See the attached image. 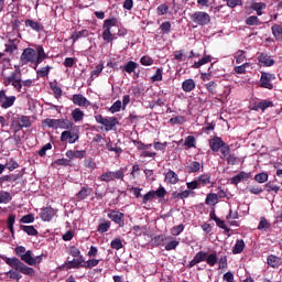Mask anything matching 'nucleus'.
Segmentation results:
<instances>
[{
    "label": "nucleus",
    "mask_w": 282,
    "mask_h": 282,
    "mask_svg": "<svg viewBox=\"0 0 282 282\" xmlns=\"http://www.w3.org/2000/svg\"><path fill=\"white\" fill-rule=\"evenodd\" d=\"M46 58H50L43 45H36L35 50L32 47H26L23 50L20 56L21 65H34L33 69H39V65L43 63Z\"/></svg>",
    "instance_id": "f257e3e1"
},
{
    "label": "nucleus",
    "mask_w": 282,
    "mask_h": 282,
    "mask_svg": "<svg viewBox=\"0 0 282 282\" xmlns=\"http://www.w3.org/2000/svg\"><path fill=\"white\" fill-rule=\"evenodd\" d=\"M4 262L7 263V265H10V268L13 269L6 273L7 276H10L11 279H13V281H21V279H23V275L21 274H25L26 276H34V274H36L34 268L28 267L25 263L19 260V258H6Z\"/></svg>",
    "instance_id": "f03ea898"
},
{
    "label": "nucleus",
    "mask_w": 282,
    "mask_h": 282,
    "mask_svg": "<svg viewBox=\"0 0 282 282\" xmlns=\"http://www.w3.org/2000/svg\"><path fill=\"white\" fill-rule=\"evenodd\" d=\"M3 85L4 87L12 85L15 91L21 93L22 89L24 91H28L29 87H32V85H34V80L33 79L22 80L21 68H18L15 69V72L11 73L10 76H7L3 78Z\"/></svg>",
    "instance_id": "7ed1b4c3"
},
{
    "label": "nucleus",
    "mask_w": 282,
    "mask_h": 282,
    "mask_svg": "<svg viewBox=\"0 0 282 282\" xmlns=\"http://www.w3.org/2000/svg\"><path fill=\"white\" fill-rule=\"evenodd\" d=\"M118 25V18L106 19L102 24V33L101 36L105 43H113L118 37L116 34L111 33V28H116Z\"/></svg>",
    "instance_id": "20e7f679"
},
{
    "label": "nucleus",
    "mask_w": 282,
    "mask_h": 282,
    "mask_svg": "<svg viewBox=\"0 0 282 282\" xmlns=\"http://www.w3.org/2000/svg\"><path fill=\"white\" fill-rule=\"evenodd\" d=\"M32 127V119L30 116L25 115H15L11 121V131L13 133H19L21 129H30Z\"/></svg>",
    "instance_id": "39448f33"
},
{
    "label": "nucleus",
    "mask_w": 282,
    "mask_h": 282,
    "mask_svg": "<svg viewBox=\"0 0 282 282\" xmlns=\"http://www.w3.org/2000/svg\"><path fill=\"white\" fill-rule=\"evenodd\" d=\"M155 197H158L159 199H164V197H166V188L160 186L156 191H149L145 195L141 197V204L147 206L149 203L153 202Z\"/></svg>",
    "instance_id": "423d86ee"
},
{
    "label": "nucleus",
    "mask_w": 282,
    "mask_h": 282,
    "mask_svg": "<svg viewBox=\"0 0 282 282\" xmlns=\"http://www.w3.org/2000/svg\"><path fill=\"white\" fill-rule=\"evenodd\" d=\"M95 120L98 124H102L105 127V131H113L117 124H120L118 118L116 117H102V115L95 116Z\"/></svg>",
    "instance_id": "0eeeda50"
},
{
    "label": "nucleus",
    "mask_w": 282,
    "mask_h": 282,
    "mask_svg": "<svg viewBox=\"0 0 282 282\" xmlns=\"http://www.w3.org/2000/svg\"><path fill=\"white\" fill-rule=\"evenodd\" d=\"M191 20L196 25H208L210 23V14L204 11H196L191 15Z\"/></svg>",
    "instance_id": "6e6552de"
},
{
    "label": "nucleus",
    "mask_w": 282,
    "mask_h": 282,
    "mask_svg": "<svg viewBox=\"0 0 282 282\" xmlns=\"http://www.w3.org/2000/svg\"><path fill=\"white\" fill-rule=\"evenodd\" d=\"M274 78H276L274 74L262 72L259 80V87L262 89H274V85L272 84Z\"/></svg>",
    "instance_id": "1a4fd4ad"
},
{
    "label": "nucleus",
    "mask_w": 282,
    "mask_h": 282,
    "mask_svg": "<svg viewBox=\"0 0 282 282\" xmlns=\"http://www.w3.org/2000/svg\"><path fill=\"white\" fill-rule=\"evenodd\" d=\"M80 138V133L76 130H66L61 134V142H68V144H76Z\"/></svg>",
    "instance_id": "9d476101"
},
{
    "label": "nucleus",
    "mask_w": 282,
    "mask_h": 282,
    "mask_svg": "<svg viewBox=\"0 0 282 282\" xmlns=\"http://www.w3.org/2000/svg\"><path fill=\"white\" fill-rule=\"evenodd\" d=\"M257 61L260 67H272L276 63L272 55L265 52L258 53Z\"/></svg>",
    "instance_id": "9b49d317"
},
{
    "label": "nucleus",
    "mask_w": 282,
    "mask_h": 282,
    "mask_svg": "<svg viewBox=\"0 0 282 282\" xmlns=\"http://www.w3.org/2000/svg\"><path fill=\"white\" fill-rule=\"evenodd\" d=\"M14 102H17L15 96H8L6 90H0V107L2 109H10V107L14 106Z\"/></svg>",
    "instance_id": "f8f14e48"
},
{
    "label": "nucleus",
    "mask_w": 282,
    "mask_h": 282,
    "mask_svg": "<svg viewBox=\"0 0 282 282\" xmlns=\"http://www.w3.org/2000/svg\"><path fill=\"white\" fill-rule=\"evenodd\" d=\"M272 107H274V101L270 99H262L260 101L253 102L251 111H262L263 113L265 109H270Z\"/></svg>",
    "instance_id": "ddd939ff"
},
{
    "label": "nucleus",
    "mask_w": 282,
    "mask_h": 282,
    "mask_svg": "<svg viewBox=\"0 0 282 282\" xmlns=\"http://www.w3.org/2000/svg\"><path fill=\"white\" fill-rule=\"evenodd\" d=\"M108 218L115 224H118L119 228H124V213L112 209L108 214Z\"/></svg>",
    "instance_id": "4468645a"
},
{
    "label": "nucleus",
    "mask_w": 282,
    "mask_h": 282,
    "mask_svg": "<svg viewBox=\"0 0 282 282\" xmlns=\"http://www.w3.org/2000/svg\"><path fill=\"white\" fill-rule=\"evenodd\" d=\"M172 236L158 235L151 239V243L154 248H160V246H166V241H171Z\"/></svg>",
    "instance_id": "2eb2a0df"
},
{
    "label": "nucleus",
    "mask_w": 282,
    "mask_h": 282,
    "mask_svg": "<svg viewBox=\"0 0 282 282\" xmlns=\"http://www.w3.org/2000/svg\"><path fill=\"white\" fill-rule=\"evenodd\" d=\"M19 43H21V40L19 39H9L4 44L6 54H12L17 52V50H19Z\"/></svg>",
    "instance_id": "dca6fc26"
},
{
    "label": "nucleus",
    "mask_w": 282,
    "mask_h": 282,
    "mask_svg": "<svg viewBox=\"0 0 282 282\" xmlns=\"http://www.w3.org/2000/svg\"><path fill=\"white\" fill-rule=\"evenodd\" d=\"M208 143L209 149H212L214 153H218L223 147H226V143L221 140L220 137H214L213 139H209Z\"/></svg>",
    "instance_id": "f3484780"
},
{
    "label": "nucleus",
    "mask_w": 282,
    "mask_h": 282,
    "mask_svg": "<svg viewBox=\"0 0 282 282\" xmlns=\"http://www.w3.org/2000/svg\"><path fill=\"white\" fill-rule=\"evenodd\" d=\"M87 155V151L85 150H68L66 151V158H68V160H83L85 159Z\"/></svg>",
    "instance_id": "a211bd4d"
},
{
    "label": "nucleus",
    "mask_w": 282,
    "mask_h": 282,
    "mask_svg": "<svg viewBox=\"0 0 282 282\" xmlns=\"http://www.w3.org/2000/svg\"><path fill=\"white\" fill-rule=\"evenodd\" d=\"M21 177H23V174L21 173L2 175L0 176V186L3 187L6 182H9L10 184L18 182V180H21Z\"/></svg>",
    "instance_id": "6ab92c4d"
},
{
    "label": "nucleus",
    "mask_w": 282,
    "mask_h": 282,
    "mask_svg": "<svg viewBox=\"0 0 282 282\" xmlns=\"http://www.w3.org/2000/svg\"><path fill=\"white\" fill-rule=\"evenodd\" d=\"M72 101L74 105H77V107H89L91 105L90 101H88L85 96L80 94L73 95Z\"/></svg>",
    "instance_id": "aec40b11"
},
{
    "label": "nucleus",
    "mask_w": 282,
    "mask_h": 282,
    "mask_svg": "<svg viewBox=\"0 0 282 282\" xmlns=\"http://www.w3.org/2000/svg\"><path fill=\"white\" fill-rule=\"evenodd\" d=\"M56 215V210L52 207H45L41 212V219L42 221H52L54 219V216Z\"/></svg>",
    "instance_id": "412c9836"
},
{
    "label": "nucleus",
    "mask_w": 282,
    "mask_h": 282,
    "mask_svg": "<svg viewBox=\"0 0 282 282\" xmlns=\"http://www.w3.org/2000/svg\"><path fill=\"white\" fill-rule=\"evenodd\" d=\"M267 264L269 265V268H281L282 265V260L280 257L275 256V254H270L267 257Z\"/></svg>",
    "instance_id": "4be33fe9"
},
{
    "label": "nucleus",
    "mask_w": 282,
    "mask_h": 282,
    "mask_svg": "<svg viewBox=\"0 0 282 282\" xmlns=\"http://www.w3.org/2000/svg\"><path fill=\"white\" fill-rule=\"evenodd\" d=\"M207 253L204 251H198L193 260L188 263L187 268H195L197 263H202V261H206Z\"/></svg>",
    "instance_id": "5701e85b"
},
{
    "label": "nucleus",
    "mask_w": 282,
    "mask_h": 282,
    "mask_svg": "<svg viewBox=\"0 0 282 282\" xmlns=\"http://www.w3.org/2000/svg\"><path fill=\"white\" fill-rule=\"evenodd\" d=\"M164 182L166 184L175 185L177 182H180V176L177 173H175V171L169 170V172L165 174Z\"/></svg>",
    "instance_id": "b1692460"
},
{
    "label": "nucleus",
    "mask_w": 282,
    "mask_h": 282,
    "mask_svg": "<svg viewBox=\"0 0 282 282\" xmlns=\"http://www.w3.org/2000/svg\"><path fill=\"white\" fill-rule=\"evenodd\" d=\"M247 180H250V174L248 172H240L239 174L231 177L230 184H239L241 182H246Z\"/></svg>",
    "instance_id": "393cba45"
},
{
    "label": "nucleus",
    "mask_w": 282,
    "mask_h": 282,
    "mask_svg": "<svg viewBox=\"0 0 282 282\" xmlns=\"http://www.w3.org/2000/svg\"><path fill=\"white\" fill-rule=\"evenodd\" d=\"M91 187L83 186L82 189L76 194L78 202L87 199L91 195Z\"/></svg>",
    "instance_id": "a878e982"
},
{
    "label": "nucleus",
    "mask_w": 282,
    "mask_h": 282,
    "mask_svg": "<svg viewBox=\"0 0 282 282\" xmlns=\"http://www.w3.org/2000/svg\"><path fill=\"white\" fill-rule=\"evenodd\" d=\"M268 8V4H265V2H253L251 3V10H254V12H257L258 17H262L263 15V10H265Z\"/></svg>",
    "instance_id": "bb28decb"
},
{
    "label": "nucleus",
    "mask_w": 282,
    "mask_h": 282,
    "mask_svg": "<svg viewBox=\"0 0 282 282\" xmlns=\"http://www.w3.org/2000/svg\"><path fill=\"white\" fill-rule=\"evenodd\" d=\"M74 128V122L69 119H57V129H66V131H69V129Z\"/></svg>",
    "instance_id": "cd10ccee"
},
{
    "label": "nucleus",
    "mask_w": 282,
    "mask_h": 282,
    "mask_svg": "<svg viewBox=\"0 0 282 282\" xmlns=\"http://www.w3.org/2000/svg\"><path fill=\"white\" fill-rule=\"evenodd\" d=\"M21 261L26 263V265H36V260L32 257V250H28L21 258Z\"/></svg>",
    "instance_id": "c85d7f7f"
},
{
    "label": "nucleus",
    "mask_w": 282,
    "mask_h": 282,
    "mask_svg": "<svg viewBox=\"0 0 282 282\" xmlns=\"http://www.w3.org/2000/svg\"><path fill=\"white\" fill-rule=\"evenodd\" d=\"M246 249V242L243 239H239L236 241L234 249H232V254H241L243 250Z\"/></svg>",
    "instance_id": "c756f323"
},
{
    "label": "nucleus",
    "mask_w": 282,
    "mask_h": 282,
    "mask_svg": "<svg viewBox=\"0 0 282 282\" xmlns=\"http://www.w3.org/2000/svg\"><path fill=\"white\" fill-rule=\"evenodd\" d=\"M271 32L275 39V41H282V26L281 24H274L271 26Z\"/></svg>",
    "instance_id": "7c9ffc66"
},
{
    "label": "nucleus",
    "mask_w": 282,
    "mask_h": 282,
    "mask_svg": "<svg viewBox=\"0 0 282 282\" xmlns=\"http://www.w3.org/2000/svg\"><path fill=\"white\" fill-rule=\"evenodd\" d=\"M25 26L31 28V30H34L35 32H41V30H43V25L41 23L31 19L25 20Z\"/></svg>",
    "instance_id": "2f4dec72"
},
{
    "label": "nucleus",
    "mask_w": 282,
    "mask_h": 282,
    "mask_svg": "<svg viewBox=\"0 0 282 282\" xmlns=\"http://www.w3.org/2000/svg\"><path fill=\"white\" fill-rule=\"evenodd\" d=\"M182 89L186 94H189V91H193V89H195V80H193V79H185L182 83Z\"/></svg>",
    "instance_id": "473e14b6"
},
{
    "label": "nucleus",
    "mask_w": 282,
    "mask_h": 282,
    "mask_svg": "<svg viewBox=\"0 0 282 282\" xmlns=\"http://www.w3.org/2000/svg\"><path fill=\"white\" fill-rule=\"evenodd\" d=\"M63 270H79L80 268V264L78 263V260L76 259H73L68 262H65L63 265H62Z\"/></svg>",
    "instance_id": "72a5a7b5"
},
{
    "label": "nucleus",
    "mask_w": 282,
    "mask_h": 282,
    "mask_svg": "<svg viewBox=\"0 0 282 282\" xmlns=\"http://www.w3.org/2000/svg\"><path fill=\"white\" fill-rule=\"evenodd\" d=\"M74 122H80L85 118V112L80 108H75L70 113Z\"/></svg>",
    "instance_id": "f704fd0d"
},
{
    "label": "nucleus",
    "mask_w": 282,
    "mask_h": 282,
    "mask_svg": "<svg viewBox=\"0 0 282 282\" xmlns=\"http://www.w3.org/2000/svg\"><path fill=\"white\" fill-rule=\"evenodd\" d=\"M20 228L30 237H36L39 235V230L34 226L21 225Z\"/></svg>",
    "instance_id": "c9c22d12"
},
{
    "label": "nucleus",
    "mask_w": 282,
    "mask_h": 282,
    "mask_svg": "<svg viewBox=\"0 0 282 282\" xmlns=\"http://www.w3.org/2000/svg\"><path fill=\"white\" fill-rule=\"evenodd\" d=\"M43 127H48V129H58V119L46 118L42 121Z\"/></svg>",
    "instance_id": "e433bc0d"
},
{
    "label": "nucleus",
    "mask_w": 282,
    "mask_h": 282,
    "mask_svg": "<svg viewBox=\"0 0 282 282\" xmlns=\"http://www.w3.org/2000/svg\"><path fill=\"white\" fill-rule=\"evenodd\" d=\"M213 61V56L210 55H205L203 58H200L198 62H195L193 64L194 69H199L203 65H207V63H210Z\"/></svg>",
    "instance_id": "4c0bfd02"
},
{
    "label": "nucleus",
    "mask_w": 282,
    "mask_h": 282,
    "mask_svg": "<svg viewBox=\"0 0 282 282\" xmlns=\"http://www.w3.org/2000/svg\"><path fill=\"white\" fill-rule=\"evenodd\" d=\"M14 221H17V215L10 214L8 216L7 226H8V229L10 230L12 237H14Z\"/></svg>",
    "instance_id": "58836bf2"
},
{
    "label": "nucleus",
    "mask_w": 282,
    "mask_h": 282,
    "mask_svg": "<svg viewBox=\"0 0 282 282\" xmlns=\"http://www.w3.org/2000/svg\"><path fill=\"white\" fill-rule=\"evenodd\" d=\"M202 164L197 161H193L189 165L186 166L187 173H199Z\"/></svg>",
    "instance_id": "ea45409f"
},
{
    "label": "nucleus",
    "mask_w": 282,
    "mask_h": 282,
    "mask_svg": "<svg viewBox=\"0 0 282 282\" xmlns=\"http://www.w3.org/2000/svg\"><path fill=\"white\" fill-rule=\"evenodd\" d=\"M267 193H279L281 191V186L276 185L274 182L270 181L264 185Z\"/></svg>",
    "instance_id": "a19ab883"
},
{
    "label": "nucleus",
    "mask_w": 282,
    "mask_h": 282,
    "mask_svg": "<svg viewBox=\"0 0 282 282\" xmlns=\"http://www.w3.org/2000/svg\"><path fill=\"white\" fill-rule=\"evenodd\" d=\"M138 69V63L133 61H129L124 66H123V72H127V74H133Z\"/></svg>",
    "instance_id": "79ce46f5"
},
{
    "label": "nucleus",
    "mask_w": 282,
    "mask_h": 282,
    "mask_svg": "<svg viewBox=\"0 0 282 282\" xmlns=\"http://www.w3.org/2000/svg\"><path fill=\"white\" fill-rule=\"evenodd\" d=\"M10 202H12L10 192L0 191V204H10Z\"/></svg>",
    "instance_id": "37998d69"
},
{
    "label": "nucleus",
    "mask_w": 282,
    "mask_h": 282,
    "mask_svg": "<svg viewBox=\"0 0 282 282\" xmlns=\"http://www.w3.org/2000/svg\"><path fill=\"white\" fill-rule=\"evenodd\" d=\"M52 69V66H44L41 69L36 68V76L37 78H45L50 76V70Z\"/></svg>",
    "instance_id": "c03bdc74"
},
{
    "label": "nucleus",
    "mask_w": 282,
    "mask_h": 282,
    "mask_svg": "<svg viewBox=\"0 0 282 282\" xmlns=\"http://www.w3.org/2000/svg\"><path fill=\"white\" fill-rule=\"evenodd\" d=\"M86 36H89V31L82 30V31L73 33L70 39H72L73 43H76V41H78V39H83V37H86Z\"/></svg>",
    "instance_id": "a18cd8bd"
},
{
    "label": "nucleus",
    "mask_w": 282,
    "mask_h": 282,
    "mask_svg": "<svg viewBox=\"0 0 282 282\" xmlns=\"http://www.w3.org/2000/svg\"><path fill=\"white\" fill-rule=\"evenodd\" d=\"M111 228V221L105 220V223H100L97 227V231L100 232V235H105Z\"/></svg>",
    "instance_id": "49530a36"
},
{
    "label": "nucleus",
    "mask_w": 282,
    "mask_h": 282,
    "mask_svg": "<svg viewBox=\"0 0 282 282\" xmlns=\"http://www.w3.org/2000/svg\"><path fill=\"white\" fill-rule=\"evenodd\" d=\"M246 25H263V22L257 15H250L246 19Z\"/></svg>",
    "instance_id": "de8ad7c7"
},
{
    "label": "nucleus",
    "mask_w": 282,
    "mask_h": 282,
    "mask_svg": "<svg viewBox=\"0 0 282 282\" xmlns=\"http://www.w3.org/2000/svg\"><path fill=\"white\" fill-rule=\"evenodd\" d=\"M3 166L4 170L8 169V171L12 172L15 171V169H19V162H17L14 159H10L6 164H3Z\"/></svg>",
    "instance_id": "09e8293b"
},
{
    "label": "nucleus",
    "mask_w": 282,
    "mask_h": 282,
    "mask_svg": "<svg viewBox=\"0 0 282 282\" xmlns=\"http://www.w3.org/2000/svg\"><path fill=\"white\" fill-rule=\"evenodd\" d=\"M268 173L265 172H261L254 175V182H258V184H265V182H268Z\"/></svg>",
    "instance_id": "8fccbe9b"
},
{
    "label": "nucleus",
    "mask_w": 282,
    "mask_h": 282,
    "mask_svg": "<svg viewBox=\"0 0 282 282\" xmlns=\"http://www.w3.org/2000/svg\"><path fill=\"white\" fill-rule=\"evenodd\" d=\"M207 265H210V268H215V265L217 264V253L214 252V253H210L209 256L206 257L205 259Z\"/></svg>",
    "instance_id": "3c124183"
},
{
    "label": "nucleus",
    "mask_w": 282,
    "mask_h": 282,
    "mask_svg": "<svg viewBox=\"0 0 282 282\" xmlns=\"http://www.w3.org/2000/svg\"><path fill=\"white\" fill-rule=\"evenodd\" d=\"M177 246H180V241L172 238L171 240H167L165 242V250H167V252H171V250H175Z\"/></svg>",
    "instance_id": "603ef678"
},
{
    "label": "nucleus",
    "mask_w": 282,
    "mask_h": 282,
    "mask_svg": "<svg viewBox=\"0 0 282 282\" xmlns=\"http://www.w3.org/2000/svg\"><path fill=\"white\" fill-rule=\"evenodd\" d=\"M196 142H197V139H195L194 135H188L185 138L184 145L187 147L188 149H195Z\"/></svg>",
    "instance_id": "864d4df0"
},
{
    "label": "nucleus",
    "mask_w": 282,
    "mask_h": 282,
    "mask_svg": "<svg viewBox=\"0 0 282 282\" xmlns=\"http://www.w3.org/2000/svg\"><path fill=\"white\" fill-rule=\"evenodd\" d=\"M51 89L56 98V100H59L63 96V88H61L58 85H51Z\"/></svg>",
    "instance_id": "5fc2aeb1"
},
{
    "label": "nucleus",
    "mask_w": 282,
    "mask_h": 282,
    "mask_svg": "<svg viewBox=\"0 0 282 282\" xmlns=\"http://www.w3.org/2000/svg\"><path fill=\"white\" fill-rule=\"evenodd\" d=\"M258 230H270V223H268V219H265V217L260 218Z\"/></svg>",
    "instance_id": "6e6d98bb"
},
{
    "label": "nucleus",
    "mask_w": 282,
    "mask_h": 282,
    "mask_svg": "<svg viewBox=\"0 0 282 282\" xmlns=\"http://www.w3.org/2000/svg\"><path fill=\"white\" fill-rule=\"evenodd\" d=\"M182 232H184V225H177L171 228V235H173V237H178V235H182Z\"/></svg>",
    "instance_id": "4d7b16f0"
},
{
    "label": "nucleus",
    "mask_w": 282,
    "mask_h": 282,
    "mask_svg": "<svg viewBox=\"0 0 282 282\" xmlns=\"http://www.w3.org/2000/svg\"><path fill=\"white\" fill-rule=\"evenodd\" d=\"M110 247L112 248V250H122L123 248L122 240L120 238H115L110 242Z\"/></svg>",
    "instance_id": "13d9d810"
},
{
    "label": "nucleus",
    "mask_w": 282,
    "mask_h": 282,
    "mask_svg": "<svg viewBox=\"0 0 282 282\" xmlns=\"http://www.w3.org/2000/svg\"><path fill=\"white\" fill-rule=\"evenodd\" d=\"M112 175V182L115 180H124V169H119L116 172H111Z\"/></svg>",
    "instance_id": "bf43d9fd"
},
{
    "label": "nucleus",
    "mask_w": 282,
    "mask_h": 282,
    "mask_svg": "<svg viewBox=\"0 0 282 282\" xmlns=\"http://www.w3.org/2000/svg\"><path fill=\"white\" fill-rule=\"evenodd\" d=\"M122 109V101L117 100L112 104V106L109 108L110 113H118Z\"/></svg>",
    "instance_id": "052dcab7"
},
{
    "label": "nucleus",
    "mask_w": 282,
    "mask_h": 282,
    "mask_svg": "<svg viewBox=\"0 0 282 282\" xmlns=\"http://www.w3.org/2000/svg\"><path fill=\"white\" fill-rule=\"evenodd\" d=\"M98 263H100V260H98V259H90V260H88V261H86L84 263V268L86 270H91V268H96V265H98Z\"/></svg>",
    "instance_id": "680f3d73"
},
{
    "label": "nucleus",
    "mask_w": 282,
    "mask_h": 282,
    "mask_svg": "<svg viewBox=\"0 0 282 282\" xmlns=\"http://www.w3.org/2000/svg\"><path fill=\"white\" fill-rule=\"evenodd\" d=\"M20 224H34V214H26L22 216Z\"/></svg>",
    "instance_id": "e2e57ef3"
},
{
    "label": "nucleus",
    "mask_w": 282,
    "mask_h": 282,
    "mask_svg": "<svg viewBox=\"0 0 282 282\" xmlns=\"http://www.w3.org/2000/svg\"><path fill=\"white\" fill-rule=\"evenodd\" d=\"M217 199H218V195L210 193V194H207L205 203L208 206H213V204H215V202H217Z\"/></svg>",
    "instance_id": "0e129e2a"
},
{
    "label": "nucleus",
    "mask_w": 282,
    "mask_h": 282,
    "mask_svg": "<svg viewBox=\"0 0 282 282\" xmlns=\"http://www.w3.org/2000/svg\"><path fill=\"white\" fill-rule=\"evenodd\" d=\"M198 182L204 185L210 184V173L200 174L198 176Z\"/></svg>",
    "instance_id": "69168bd1"
},
{
    "label": "nucleus",
    "mask_w": 282,
    "mask_h": 282,
    "mask_svg": "<svg viewBox=\"0 0 282 282\" xmlns=\"http://www.w3.org/2000/svg\"><path fill=\"white\" fill-rule=\"evenodd\" d=\"M220 153H221L220 155L221 160H226V158L230 154V145L225 143V145L220 148Z\"/></svg>",
    "instance_id": "338daca9"
},
{
    "label": "nucleus",
    "mask_w": 282,
    "mask_h": 282,
    "mask_svg": "<svg viewBox=\"0 0 282 282\" xmlns=\"http://www.w3.org/2000/svg\"><path fill=\"white\" fill-rule=\"evenodd\" d=\"M160 30L163 34H171V22L165 21L160 25Z\"/></svg>",
    "instance_id": "774afa93"
}]
</instances>
